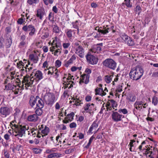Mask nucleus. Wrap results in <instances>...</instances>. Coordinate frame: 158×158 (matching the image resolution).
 Masks as SVG:
<instances>
[{
	"label": "nucleus",
	"instance_id": "49530a36",
	"mask_svg": "<svg viewBox=\"0 0 158 158\" xmlns=\"http://www.w3.org/2000/svg\"><path fill=\"white\" fill-rule=\"evenodd\" d=\"M75 150V148H69L65 150L64 152L66 154H69L73 152Z\"/></svg>",
	"mask_w": 158,
	"mask_h": 158
},
{
	"label": "nucleus",
	"instance_id": "ddd939ff",
	"mask_svg": "<svg viewBox=\"0 0 158 158\" xmlns=\"http://www.w3.org/2000/svg\"><path fill=\"white\" fill-rule=\"evenodd\" d=\"M117 105L116 102L113 99L109 100L107 102L106 106L107 111L112 110Z\"/></svg>",
	"mask_w": 158,
	"mask_h": 158
},
{
	"label": "nucleus",
	"instance_id": "8fccbe9b",
	"mask_svg": "<svg viewBox=\"0 0 158 158\" xmlns=\"http://www.w3.org/2000/svg\"><path fill=\"white\" fill-rule=\"evenodd\" d=\"M4 152V155L6 158H9L10 154L7 152V150L6 149H4L3 150Z\"/></svg>",
	"mask_w": 158,
	"mask_h": 158
},
{
	"label": "nucleus",
	"instance_id": "2f4dec72",
	"mask_svg": "<svg viewBox=\"0 0 158 158\" xmlns=\"http://www.w3.org/2000/svg\"><path fill=\"white\" fill-rule=\"evenodd\" d=\"M73 102L74 103V105L76 106H79L82 103V101L78 98H73Z\"/></svg>",
	"mask_w": 158,
	"mask_h": 158
},
{
	"label": "nucleus",
	"instance_id": "bb28decb",
	"mask_svg": "<svg viewBox=\"0 0 158 158\" xmlns=\"http://www.w3.org/2000/svg\"><path fill=\"white\" fill-rule=\"evenodd\" d=\"M61 154L59 153H53L49 154L47 156V158H55V157H60L62 156Z\"/></svg>",
	"mask_w": 158,
	"mask_h": 158
},
{
	"label": "nucleus",
	"instance_id": "6ab92c4d",
	"mask_svg": "<svg viewBox=\"0 0 158 158\" xmlns=\"http://www.w3.org/2000/svg\"><path fill=\"white\" fill-rule=\"evenodd\" d=\"M74 113L72 112L69 114H68L64 118L63 122L64 123H67L70 122H71L73 119L74 116Z\"/></svg>",
	"mask_w": 158,
	"mask_h": 158
},
{
	"label": "nucleus",
	"instance_id": "a211bd4d",
	"mask_svg": "<svg viewBox=\"0 0 158 158\" xmlns=\"http://www.w3.org/2000/svg\"><path fill=\"white\" fill-rule=\"evenodd\" d=\"M148 106V104L147 103H145L142 101H136L134 104V106L135 109L137 110L141 111L142 109V105Z\"/></svg>",
	"mask_w": 158,
	"mask_h": 158
},
{
	"label": "nucleus",
	"instance_id": "f03ea898",
	"mask_svg": "<svg viewBox=\"0 0 158 158\" xmlns=\"http://www.w3.org/2000/svg\"><path fill=\"white\" fill-rule=\"evenodd\" d=\"M143 70L139 66H136L132 69L129 73L130 78L134 80L137 81L139 79L143 76Z\"/></svg>",
	"mask_w": 158,
	"mask_h": 158
},
{
	"label": "nucleus",
	"instance_id": "423d86ee",
	"mask_svg": "<svg viewBox=\"0 0 158 158\" xmlns=\"http://www.w3.org/2000/svg\"><path fill=\"white\" fill-rule=\"evenodd\" d=\"M31 76L34 78L35 82H37L43 78V74L42 72L38 70L34 69L32 73Z\"/></svg>",
	"mask_w": 158,
	"mask_h": 158
},
{
	"label": "nucleus",
	"instance_id": "79ce46f5",
	"mask_svg": "<svg viewBox=\"0 0 158 158\" xmlns=\"http://www.w3.org/2000/svg\"><path fill=\"white\" fill-rule=\"evenodd\" d=\"M131 102H134L136 99V97L133 95L129 96L127 98Z\"/></svg>",
	"mask_w": 158,
	"mask_h": 158
},
{
	"label": "nucleus",
	"instance_id": "c756f323",
	"mask_svg": "<svg viewBox=\"0 0 158 158\" xmlns=\"http://www.w3.org/2000/svg\"><path fill=\"white\" fill-rule=\"evenodd\" d=\"M101 50V48L99 46H95L90 50L92 53H97L100 52Z\"/></svg>",
	"mask_w": 158,
	"mask_h": 158
},
{
	"label": "nucleus",
	"instance_id": "c03bdc74",
	"mask_svg": "<svg viewBox=\"0 0 158 158\" xmlns=\"http://www.w3.org/2000/svg\"><path fill=\"white\" fill-rule=\"evenodd\" d=\"M53 27V32L56 33H59V32L60 30L58 26L56 25H54Z\"/></svg>",
	"mask_w": 158,
	"mask_h": 158
},
{
	"label": "nucleus",
	"instance_id": "0eeeda50",
	"mask_svg": "<svg viewBox=\"0 0 158 158\" xmlns=\"http://www.w3.org/2000/svg\"><path fill=\"white\" fill-rule=\"evenodd\" d=\"M12 109L7 106H2L0 108V114L1 116L6 117L11 113Z\"/></svg>",
	"mask_w": 158,
	"mask_h": 158
},
{
	"label": "nucleus",
	"instance_id": "09e8293b",
	"mask_svg": "<svg viewBox=\"0 0 158 158\" xmlns=\"http://www.w3.org/2000/svg\"><path fill=\"white\" fill-rule=\"evenodd\" d=\"M78 23V21L76 20L75 23H72L73 27L74 28L77 29L78 30V29L79 25Z\"/></svg>",
	"mask_w": 158,
	"mask_h": 158
},
{
	"label": "nucleus",
	"instance_id": "ea45409f",
	"mask_svg": "<svg viewBox=\"0 0 158 158\" xmlns=\"http://www.w3.org/2000/svg\"><path fill=\"white\" fill-rule=\"evenodd\" d=\"M41 109L42 108H39L36 109L35 110V114L38 116L41 115L43 112Z\"/></svg>",
	"mask_w": 158,
	"mask_h": 158
},
{
	"label": "nucleus",
	"instance_id": "412c9836",
	"mask_svg": "<svg viewBox=\"0 0 158 158\" xmlns=\"http://www.w3.org/2000/svg\"><path fill=\"white\" fill-rule=\"evenodd\" d=\"M45 15V11L44 9H39L37 11L36 15L37 18H39L40 20H42L44 16Z\"/></svg>",
	"mask_w": 158,
	"mask_h": 158
},
{
	"label": "nucleus",
	"instance_id": "c9c22d12",
	"mask_svg": "<svg viewBox=\"0 0 158 158\" xmlns=\"http://www.w3.org/2000/svg\"><path fill=\"white\" fill-rule=\"evenodd\" d=\"M131 0H125L124 4L128 7H132V4L131 2Z\"/></svg>",
	"mask_w": 158,
	"mask_h": 158
},
{
	"label": "nucleus",
	"instance_id": "7c9ffc66",
	"mask_svg": "<svg viewBox=\"0 0 158 158\" xmlns=\"http://www.w3.org/2000/svg\"><path fill=\"white\" fill-rule=\"evenodd\" d=\"M37 101L36 100V98H35L34 97L31 96L29 100V104L31 107H33L36 104Z\"/></svg>",
	"mask_w": 158,
	"mask_h": 158
},
{
	"label": "nucleus",
	"instance_id": "c85d7f7f",
	"mask_svg": "<svg viewBox=\"0 0 158 158\" xmlns=\"http://www.w3.org/2000/svg\"><path fill=\"white\" fill-rule=\"evenodd\" d=\"M5 46L6 48H9L11 46L12 44V40L10 37H9L8 38L5 40Z\"/></svg>",
	"mask_w": 158,
	"mask_h": 158
},
{
	"label": "nucleus",
	"instance_id": "f704fd0d",
	"mask_svg": "<svg viewBox=\"0 0 158 158\" xmlns=\"http://www.w3.org/2000/svg\"><path fill=\"white\" fill-rule=\"evenodd\" d=\"M125 42L129 46H132L134 44L133 41L130 37H129V39L127 40Z\"/></svg>",
	"mask_w": 158,
	"mask_h": 158
},
{
	"label": "nucleus",
	"instance_id": "338daca9",
	"mask_svg": "<svg viewBox=\"0 0 158 158\" xmlns=\"http://www.w3.org/2000/svg\"><path fill=\"white\" fill-rule=\"evenodd\" d=\"M136 11H139L138 14H139L141 11V7L139 6H137L136 7Z\"/></svg>",
	"mask_w": 158,
	"mask_h": 158
},
{
	"label": "nucleus",
	"instance_id": "a18cd8bd",
	"mask_svg": "<svg viewBox=\"0 0 158 158\" xmlns=\"http://www.w3.org/2000/svg\"><path fill=\"white\" fill-rule=\"evenodd\" d=\"M76 59V56L75 54L73 55L69 60L72 64L75 61Z\"/></svg>",
	"mask_w": 158,
	"mask_h": 158
},
{
	"label": "nucleus",
	"instance_id": "f3484780",
	"mask_svg": "<svg viewBox=\"0 0 158 158\" xmlns=\"http://www.w3.org/2000/svg\"><path fill=\"white\" fill-rule=\"evenodd\" d=\"M89 75L88 74H85L81 75V76L79 84H81L82 83H84L85 84H87L89 81Z\"/></svg>",
	"mask_w": 158,
	"mask_h": 158
},
{
	"label": "nucleus",
	"instance_id": "bf43d9fd",
	"mask_svg": "<svg viewBox=\"0 0 158 158\" xmlns=\"http://www.w3.org/2000/svg\"><path fill=\"white\" fill-rule=\"evenodd\" d=\"M30 65V62L29 61H28V64H26V66L24 67V69H23V70H24V69H25L26 70V72L27 73L31 71L28 67V65Z\"/></svg>",
	"mask_w": 158,
	"mask_h": 158
},
{
	"label": "nucleus",
	"instance_id": "4c0bfd02",
	"mask_svg": "<svg viewBox=\"0 0 158 158\" xmlns=\"http://www.w3.org/2000/svg\"><path fill=\"white\" fill-rule=\"evenodd\" d=\"M152 102L154 106H156L158 103L157 98L156 96L154 97L152 99Z\"/></svg>",
	"mask_w": 158,
	"mask_h": 158
},
{
	"label": "nucleus",
	"instance_id": "774afa93",
	"mask_svg": "<svg viewBox=\"0 0 158 158\" xmlns=\"http://www.w3.org/2000/svg\"><path fill=\"white\" fill-rule=\"evenodd\" d=\"M49 36V34L48 32L47 31L43 34L42 37L44 38H46Z\"/></svg>",
	"mask_w": 158,
	"mask_h": 158
},
{
	"label": "nucleus",
	"instance_id": "603ef678",
	"mask_svg": "<svg viewBox=\"0 0 158 158\" xmlns=\"http://www.w3.org/2000/svg\"><path fill=\"white\" fill-rule=\"evenodd\" d=\"M70 45V42L64 43L63 44L62 46L63 48L64 49L68 48Z\"/></svg>",
	"mask_w": 158,
	"mask_h": 158
},
{
	"label": "nucleus",
	"instance_id": "e433bc0d",
	"mask_svg": "<svg viewBox=\"0 0 158 158\" xmlns=\"http://www.w3.org/2000/svg\"><path fill=\"white\" fill-rule=\"evenodd\" d=\"M15 75V73L14 72H11L10 75L9 76L7 77V79L10 81V80H12L14 79L15 76H14Z\"/></svg>",
	"mask_w": 158,
	"mask_h": 158
},
{
	"label": "nucleus",
	"instance_id": "72a5a7b5",
	"mask_svg": "<svg viewBox=\"0 0 158 158\" xmlns=\"http://www.w3.org/2000/svg\"><path fill=\"white\" fill-rule=\"evenodd\" d=\"M120 37L122 40L123 42L124 41L125 42L127 40L129 39V37L127 35H126L125 33H121L120 35Z\"/></svg>",
	"mask_w": 158,
	"mask_h": 158
},
{
	"label": "nucleus",
	"instance_id": "f257e3e1",
	"mask_svg": "<svg viewBox=\"0 0 158 158\" xmlns=\"http://www.w3.org/2000/svg\"><path fill=\"white\" fill-rule=\"evenodd\" d=\"M42 96L46 104L50 106H52L56 101L54 94L51 92L48 89L45 88L43 90Z\"/></svg>",
	"mask_w": 158,
	"mask_h": 158
},
{
	"label": "nucleus",
	"instance_id": "cd10ccee",
	"mask_svg": "<svg viewBox=\"0 0 158 158\" xmlns=\"http://www.w3.org/2000/svg\"><path fill=\"white\" fill-rule=\"evenodd\" d=\"M113 77V75H107L105 76L104 80L106 83H109L112 81Z\"/></svg>",
	"mask_w": 158,
	"mask_h": 158
},
{
	"label": "nucleus",
	"instance_id": "a878e982",
	"mask_svg": "<svg viewBox=\"0 0 158 158\" xmlns=\"http://www.w3.org/2000/svg\"><path fill=\"white\" fill-rule=\"evenodd\" d=\"M98 126V124L96 122H94L89 128L88 130V132L90 133H92L93 131L96 130Z\"/></svg>",
	"mask_w": 158,
	"mask_h": 158
},
{
	"label": "nucleus",
	"instance_id": "2eb2a0df",
	"mask_svg": "<svg viewBox=\"0 0 158 158\" xmlns=\"http://www.w3.org/2000/svg\"><path fill=\"white\" fill-rule=\"evenodd\" d=\"M75 53L80 57L83 58L84 56V50L81 46L76 47L75 48Z\"/></svg>",
	"mask_w": 158,
	"mask_h": 158
},
{
	"label": "nucleus",
	"instance_id": "7ed1b4c3",
	"mask_svg": "<svg viewBox=\"0 0 158 158\" xmlns=\"http://www.w3.org/2000/svg\"><path fill=\"white\" fill-rule=\"evenodd\" d=\"M57 37H55L53 39L52 42V46L50 48V51L54 56H57L60 54L61 51L60 43L57 41Z\"/></svg>",
	"mask_w": 158,
	"mask_h": 158
},
{
	"label": "nucleus",
	"instance_id": "6e6d98bb",
	"mask_svg": "<svg viewBox=\"0 0 158 158\" xmlns=\"http://www.w3.org/2000/svg\"><path fill=\"white\" fill-rule=\"evenodd\" d=\"M118 112L120 113H122L124 114H126L128 113V111L126 109H120L118 110Z\"/></svg>",
	"mask_w": 158,
	"mask_h": 158
},
{
	"label": "nucleus",
	"instance_id": "6e6552de",
	"mask_svg": "<svg viewBox=\"0 0 158 158\" xmlns=\"http://www.w3.org/2000/svg\"><path fill=\"white\" fill-rule=\"evenodd\" d=\"M104 66L112 69H114L116 67V63L111 59H107L103 62Z\"/></svg>",
	"mask_w": 158,
	"mask_h": 158
},
{
	"label": "nucleus",
	"instance_id": "de8ad7c7",
	"mask_svg": "<svg viewBox=\"0 0 158 158\" xmlns=\"http://www.w3.org/2000/svg\"><path fill=\"white\" fill-rule=\"evenodd\" d=\"M81 67H77L76 66H73L71 68V70L72 72H75L77 70L79 71L81 70Z\"/></svg>",
	"mask_w": 158,
	"mask_h": 158
},
{
	"label": "nucleus",
	"instance_id": "e2e57ef3",
	"mask_svg": "<svg viewBox=\"0 0 158 158\" xmlns=\"http://www.w3.org/2000/svg\"><path fill=\"white\" fill-rule=\"evenodd\" d=\"M48 19L51 21L53 20V14L51 12L49 14Z\"/></svg>",
	"mask_w": 158,
	"mask_h": 158
},
{
	"label": "nucleus",
	"instance_id": "4d7b16f0",
	"mask_svg": "<svg viewBox=\"0 0 158 158\" xmlns=\"http://www.w3.org/2000/svg\"><path fill=\"white\" fill-rule=\"evenodd\" d=\"M72 64L69 60L64 61V66L66 68L68 67Z\"/></svg>",
	"mask_w": 158,
	"mask_h": 158
},
{
	"label": "nucleus",
	"instance_id": "b1692460",
	"mask_svg": "<svg viewBox=\"0 0 158 158\" xmlns=\"http://www.w3.org/2000/svg\"><path fill=\"white\" fill-rule=\"evenodd\" d=\"M95 91L96 95H98L103 96L106 94V92L103 91V89L102 88H97L95 89Z\"/></svg>",
	"mask_w": 158,
	"mask_h": 158
},
{
	"label": "nucleus",
	"instance_id": "680f3d73",
	"mask_svg": "<svg viewBox=\"0 0 158 158\" xmlns=\"http://www.w3.org/2000/svg\"><path fill=\"white\" fill-rule=\"evenodd\" d=\"M92 99V97L89 95H87L85 97V100L87 102H89Z\"/></svg>",
	"mask_w": 158,
	"mask_h": 158
},
{
	"label": "nucleus",
	"instance_id": "20e7f679",
	"mask_svg": "<svg viewBox=\"0 0 158 158\" xmlns=\"http://www.w3.org/2000/svg\"><path fill=\"white\" fill-rule=\"evenodd\" d=\"M27 130L26 126H19L15 128L13 132V135L16 138L20 139L25 134V131Z\"/></svg>",
	"mask_w": 158,
	"mask_h": 158
},
{
	"label": "nucleus",
	"instance_id": "aec40b11",
	"mask_svg": "<svg viewBox=\"0 0 158 158\" xmlns=\"http://www.w3.org/2000/svg\"><path fill=\"white\" fill-rule=\"evenodd\" d=\"M30 60L34 63H36L39 60V55L35 53L31 54L29 56Z\"/></svg>",
	"mask_w": 158,
	"mask_h": 158
},
{
	"label": "nucleus",
	"instance_id": "393cba45",
	"mask_svg": "<svg viewBox=\"0 0 158 158\" xmlns=\"http://www.w3.org/2000/svg\"><path fill=\"white\" fill-rule=\"evenodd\" d=\"M38 119V117L35 114L29 115L27 118V119L29 121L33 122H36Z\"/></svg>",
	"mask_w": 158,
	"mask_h": 158
},
{
	"label": "nucleus",
	"instance_id": "5fc2aeb1",
	"mask_svg": "<svg viewBox=\"0 0 158 158\" xmlns=\"http://www.w3.org/2000/svg\"><path fill=\"white\" fill-rule=\"evenodd\" d=\"M33 152L35 154H38L40 153L41 152V150L39 149L35 148H33L32 149Z\"/></svg>",
	"mask_w": 158,
	"mask_h": 158
},
{
	"label": "nucleus",
	"instance_id": "1a4fd4ad",
	"mask_svg": "<svg viewBox=\"0 0 158 158\" xmlns=\"http://www.w3.org/2000/svg\"><path fill=\"white\" fill-rule=\"evenodd\" d=\"M94 108V104L93 103H86L82 108V113L86 112L91 114Z\"/></svg>",
	"mask_w": 158,
	"mask_h": 158
},
{
	"label": "nucleus",
	"instance_id": "864d4df0",
	"mask_svg": "<svg viewBox=\"0 0 158 158\" xmlns=\"http://www.w3.org/2000/svg\"><path fill=\"white\" fill-rule=\"evenodd\" d=\"M61 64V61L59 60H57L55 62V66L56 67L58 68L60 67Z\"/></svg>",
	"mask_w": 158,
	"mask_h": 158
},
{
	"label": "nucleus",
	"instance_id": "13d9d810",
	"mask_svg": "<svg viewBox=\"0 0 158 158\" xmlns=\"http://www.w3.org/2000/svg\"><path fill=\"white\" fill-rule=\"evenodd\" d=\"M55 152V150H54V149H47L46 151V152L47 154H51Z\"/></svg>",
	"mask_w": 158,
	"mask_h": 158
},
{
	"label": "nucleus",
	"instance_id": "a19ab883",
	"mask_svg": "<svg viewBox=\"0 0 158 158\" xmlns=\"http://www.w3.org/2000/svg\"><path fill=\"white\" fill-rule=\"evenodd\" d=\"M39 0H27V2L29 5L36 4L39 2Z\"/></svg>",
	"mask_w": 158,
	"mask_h": 158
},
{
	"label": "nucleus",
	"instance_id": "58836bf2",
	"mask_svg": "<svg viewBox=\"0 0 158 158\" xmlns=\"http://www.w3.org/2000/svg\"><path fill=\"white\" fill-rule=\"evenodd\" d=\"M16 123L15 121H12L10 123V126L12 127V129H15V128L19 126L15 124V123Z\"/></svg>",
	"mask_w": 158,
	"mask_h": 158
},
{
	"label": "nucleus",
	"instance_id": "9b49d317",
	"mask_svg": "<svg viewBox=\"0 0 158 158\" xmlns=\"http://www.w3.org/2000/svg\"><path fill=\"white\" fill-rule=\"evenodd\" d=\"M85 57L87 61L89 64L93 65L95 64L98 62V58L91 54L89 52L87 54Z\"/></svg>",
	"mask_w": 158,
	"mask_h": 158
},
{
	"label": "nucleus",
	"instance_id": "f8f14e48",
	"mask_svg": "<svg viewBox=\"0 0 158 158\" xmlns=\"http://www.w3.org/2000/svg\"><path fill=\"white\" fill-rule=\"evenodd\" d=\"M73 77V76H71L70 74H69L67 78L64 77L63 78V81L66 79L67 81L66 84H65V88H68L69 89L71 88L73 86V85H74V82L72 81L73 79H74Z\"/></svg>",
	"mask_w": 158,
	"mask_h": 158
},
{
	"label": "nucleus",
	"instance_id": "39448f33",
	"mask_svg": "<svg viewBox=\"0 0 158 158\" xmlns=\"http://www.w3.org/2000/svg\"><path fill=\"white\" fill-rule=\"evenodd\" d=\"M35 82L34 78L29 76H24L22 81L23 87H24L26 89H27V87L31 86Z\"/></svg>",
	"mask_w": 158,
	"mask_h": 158
},
{
	"label": "nucleus",
	"instance_id": "69168bd1",
	"mask_svg": "<svg viewBox=\"0 0 158 158\" xmlns=\"http://www.w3.org/2000/svg\"><path fill=\"white\" fill-rule=\"evenodd\" d=\"M77 126V124L76 123L73 122L71 123L69 125V127L71 128H75Z\"/></svg>",
	"mask_w": 158,
	"mask_h": 158
},
{
	"label": "nucleus",
	"instance_id": "37998d69",
	"mask_svg": "<svg viewBox=\"0 0 158 158\" xmlns=\"http://www.w3.org/2000/svg\"><path fill=\"white\" fill-rule=\"evenodd\" d=\"M24 65V63L22 61H20L19 63H17V67L19 69L24 68V67H23Z\"/></svg>",
	"mask_w": 158,
	"mask_h": 158
},
{
	"label": "nucleus",
	"instance_id": "0e129e2a",
	"mask_svg": "<svg viewBox=\"0 0 158 158\" xmlns=\"http://www.w3.org/2000/svg\"><path fill=\"white\" fill-rule=\"evenodd\" d=\"M25 19V18L23 19V18H20L19 19H18V20L17 21V23L18 24H22L24 21Z\"/></svg>",
	"mask_w": 158,
	"mask_h": 158
},
{
	"label": "nucleus",
	"instance_id": "4be33fe9",
	"mask_svg": "<svg viewBox=\"0 0 158 158\" xmlns=\"http://www.w3.org/2000/svg\"><path fill=\"white\" fill-rule=\"evenodd\" d=\"M36 100L37 101L36 106L39 108H42L44 106V104L42 100L38 96L36 97Z\"/></svg>",
	"mask_w": 158,
	"mask_h": 158
},
{
	"label": "nucleus",
	"instance_id": "5701e85b",
	"mask_svg": "<svg viewBox=\"0 0 158 158\" xmlns=\"http://www.w3.org/2000/svg\"><path fill=\"white\" fill-rule=\"evenodd\" d=\"M96 30H98V31L99 33H101L103 35H105L109 32V29L108 27L107 26L106 27H104L103 28H99L98 27H96L95 28Z\"/></svg>",
	"mask_w": 158,
	"mask_h": 158
},
{
	"label": "nucleus",
	"instance_id": "052dcab7",
	"mask_svg": "<svg viewBox=\"0 0 158 158\" xmlns=\"http://www.w3.org/2000/svg\"><path fill=\"white\" fill-rule=\"evenodd\" d=\"M36 46L38 48H41L43 46V43L41 42H37L35 44Z\"/></svg>",
	"mask_w": 158,
	"mask_h": 158
},
{
	"label": "nucleus",
	"instance_id": "dca6fc26",
	"mask_svg": "<svg viewBox=\"0 0 158 158\" xmlns=\"http://www.w3.org/2000/svg\"><path fill=\"white\" fill-rule=\"evenodd\" d=\"M112 120L114 122H117L121 120L123 117V115L116 112H113L111 114Z\"/></svg>",
	"mask_w": 158,
	"mask_h": 158
},
{
	"label": "nucleus",
	"instance_id": "3c124183",
	"mask_svg": "<svg viewBox=\"0 0 158 158\" xmlns=\"http://www.w3.org/2000/svg\"><path fill=\"white\" fill-rule=\"evenodd\" d=\"M44 4L48 5L49 4H52L54 2V0H43Z\"/></svg>",
	"mask_w": 158,
	"mask_h": 158
},
{
	"label": "nucleus",
	"instance_id": "4468645a",
	"mask_svg": "<svg viewBox=\"0 0 158 158\" xmlns=\"http://www.w3.org/2000/svg\"><path fill=\"white\" fill-rule=\"evenodd\" d=\"M40 131H39L38 133L37 134V137L40 138L42 136L44 137L48 134L49 132V128L48 127L45 126L44 128L42 130H40Z\"/></svg>",
	"mask_w": 158,
	"mask_h": 158
},
{
	"label": "nucleus",
	"instance_id": "9d476101",
	"mask_svg": "<svg viewBox=\"0 0 158 158\" xmlns=\"http://www.w3.org/2000/svg\"><path fill=\"white\" fill-rule=\"evenodd\" d=\"M22 29L24 31H30L29 33V35L32 36L35 34V29L34 26L31 24H26L23 26Z\"/></svg>",
	"mask_w": 158,
	"mask_h": 158
},
{
	"label": "nucleus",
	"instance_id": "473e14b6",
	"mask_svg": "<svg viewBox=\"0 0 158 158\" xmlns=\"http://www.w3.org/2000/svg\"><path fill=\"white\" fill-rule=\"evenodd\" d=\"M66 34L68 37L70 38L73 36V30L71 29H67L66 31Z\"/></svg>",
	"mask_w": 158,
	"mask_h": 158
}]
</instances>
